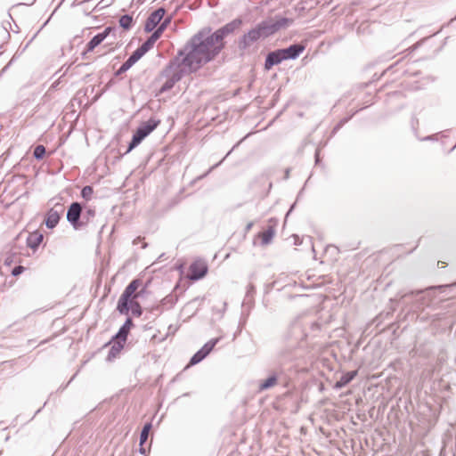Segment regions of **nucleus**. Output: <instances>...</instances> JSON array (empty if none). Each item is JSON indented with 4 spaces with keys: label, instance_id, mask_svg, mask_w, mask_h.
I'll return each instance as SVG.
<instances>
[{
    "label": "nucleus",
    "instance_id": "obj_22",
    "mask_svg": "<svg viewBox=\"0 0 456 456\" xmlns=\"http://www.w3.org/2000/svg\"><path fill=\"white\" fill-rule=\"evenodd\" d=\"M126 342H123L118 339H115L112 346L110 348L109 354L107 355L108 361H112L117 357V355L120 353V351L124 348V345Z\"/></svg>",
    "mask_w": 456,
    "mask_h": 456
},
{
    "label": "nucleus",
    "instance_id": "obj_26",
    "mask_svg": "<svg viewBox=\"0 0 456 456\" xmlns=\"http://www.w3.org/2000/svg\"><path fill=\"white\" fill-rule=\"evenodd\" d=\"M118 22H119V26L121 28H123L126 30H128L132 28L134 20L131 15L124 14V15L120 16Z\"/></svg>",
    "mask_w": 456,
    "mask_h": 456
},
{
    "label": "nucleus",
    "instance_id": "obj_36",
    "mask_svg": "<svg viewBox=\"0 0 456 456\" xmlns=\"http://www.w3.org/2000/svg\"><path fill=\"white\" fill-rule=\"evenodd\" d=\"M25 268L22 265H16L11 272L12 276H18L24 272Z\"/></svg>",
    "mask_w": 456,
    "mask_h": 456
},
{
    "label": "nucleus",
    "instance_id": "obj_8",
    "mask_svg": "<svg viewBox=\"0 0 456 456\" xmlns=\"http://www.w3.org/2000/svg\"><path fill=\"white\" fill-rule=\"evenodd\" d=\"M83 206L81 203L72 202L67 210L66 218L74 230H79L86 226L84 220H81Z\"/></svg>",
    "mask_w": 456,
    "mask_h": 456
},
{
    "label": "nucleus",
    "instance_id": "obj_24",
    "mask_svg": "<svg viewBox=\"0 0 456 456\" xmlns=\"http://www.w3.org/2000/svg\"><path fill=\"white\" fill-rule=\"evenodd\" d=\"M274 234L275 230L273 226H269L265 231L259 233V237L261 238V244L265 246L271 243Z\"/></svg>",
    "mask_w": 456,
    "mask_h": 456
},
{
    "label": "nucleus",
    "instance_id": "obj_2",
    "mask_svg": "<svg viewBox=\"0 0 456 456\" xmlns=\"http://www.w3.org/2000/svg\"><path fill=\"white\" fill-rule=\"evenodd\" d=\"M292 23V19L281 16H275L274 19L262 20L239 38L238 48L243 53L254 43L271 37L280 29L287 28Z\"/></svg>",
    "mask_w": 456,
    "mask_h": 456
},
{
    "label": "nucleus",
    "instance_id": "obj_47",
    "mask_svg": "<svg viewBox=\"0 0 456 456\" xmlns=\"http://www.w3.org/2000/svg\"><path fill=\"white\" fill-rule=\"evenodd\" d=\"M289 171H290L289 168L286 169V171H285V179H288L289 177Z\"/></svg>",
    "mask_w": 456,
    "mask_h": 456
},
{
    "label": "nucleus",
    "instance_id": "obj_52",
    "mask_svg": "<svg viewBox=\"0 0 456 456\" xmlns=\"http://www.w3.org/2000/svg\"><path fill=\"white\" fill-rule=\"evenodd\" d=\"M454 285L456 286V283Z\"/></svg>",
    "mask_w": 456,
    "mask_h": 456
},
{
    "label": "nucleus",
    "instance_id": "obj_48",
    "mask_svg": "<svg viewBox=\"0 0 456 456\" xmlns=\"http://www.w3.org/2000/svg\"><path fill=\"white\" fill-rule=\"evenodd\" d=\"M435 135H428L425 137L423 140H433Z\"/></svg>",
    "mask_w": 456,
    "mask_h": 456
},
{
    "label": "nucleus",
    "instance_id": "obj_3",
    "mask_svg": "<svg viewBox=\"0 0 456 456\" xmlns=\"http://www.w3.org/2000/svg\"><path fill=\"white\" fill-rule=\"evenodd\" d=\"M440 288H443V286H440L439 289ZM436 289H438V287H429L425 289L411 290L407 293L403 294L400 297V300L408 297L414 299L412 309L415 312H419L417 318L420 322L430 320L431 322H435L436 321L441 320L443 318V314H435L430 316H428L424 314V310L428 307L432 306L433 301L436 297Z\"/></svg>",
    "mask_w": 456,
    "mask_h": 456
},
{
    "label": "nucleus",
    "instance_id": "obj_49",
    "mask_svg": "<svg viewBox=\"0 0 456 456\" xmlns=\"http://www.w3.org/2000/svg\"><path fill=\"white\" fill-rule=\"evenodd\" d=\"M57 86H58V83H57V82H55V83H53V84L52 85V87H53V88H55V87H57Z\"/></svg>",
    "mask_w": 456,
    "mask_h": 456
},
{
    "label": "nucleus",
    "instance_id": "obj_11",
    "mask_svg": "<svg viewBox=\"0 0 456 456\" xmlns=\"http://www.w3.org/2000/svg\"><path fill=\"white\" fill-rule=\"evenodd\" d=\"M116 28L107 27L101 33L96 34L93 38L86 44V52H92L95 47L101 45L111 33H113L114 38H116Z\"/></svg>",
    "mask_w": 456,
    "mask_h": 456
},
{
    "label": "nucleus",
    "instance_id": "obj_28",
    "mask_svg": "<svg viewBox=\"0 0 456 456\" xmlns=\"http://www.w3.org/2000/svg\"><path fill=\"white\" fill-rule=\"evenodd\" d=\"M151 428V422H147L144 424L140 433V444H144L147 442Z\"/></svg>",
    "mask_w": 456,
    "mask_h": 456
},
{
    "label": "nucleus",
    "instance_id": "obj_7",
    "mask_svg": "<svg viewBox=\"0 0 456 456\" xmlns=\"http://www.w3.org/2000/svg\"><path fill=\"white\" fill-rule=\"evenodd\" d=\"M140 285L141 281L139 279H134L126 287L117 305V310L120 314H128L130 311V299L133 296L134 297Z\"/></svg>",
    "mask_w": 456,
    "mask_h": 456
},
{
    "label": "nucleus",
    "instance_id": "obj_6",
    "mask_svg": "<svg viewBox=\"0 0 456 456\" xmlns=\"http://www.w3.org/2000/svg\"><path fill=\"white\" fill-rule=\"evenodd\" d=\"M297 338L291 345L281 348L273 358V366L280 373H285V367L287 364L296 360L295 348L297 345Z\"/></svg>",
    "mask_w": 456,
    "mask_h": 456
},
{
    "label": "nucleus",
    "instance_id": "obj_21",
    "mask_svg": "<svg viewBox=\"0 0 456 456\" xmlns=\"http://www.w3.org/2000/svg\"><path fill=\"white\" fill-rule=\"evenodd\" d=\"M176 301L177 299L173 295H167L160 301L159 305L151 308V312L156 311L158 313H161L165 306L168 305L169 307H172L176 303Z\"/></svg>",
    "mask_w": 456,
    "mask_h": 456
},
{
    "label": "nucleus",
    "instance_id": "obj_20",
    "mask_svg": "<svg viewBox=\"0 0 456 456\" xmlns=\"http://www.w3.org/2000/svg\"><path fill=\"white\" fill-rule=\"evenodd\" d=\"M357 375V370H351L344 373L340 379L334 384L333 388L339 390L348 385Z\"/></svg>",
    "mask_w": 456,
    "mask_h": 456
},
{
    "label": "nucleus",
    "instance_id": "obj_39",
    "mask_svg": "<svg viewBox=\"0 0 456 456\" xmlns=\"http://www.w3.org/2000/svg\"><path fill=\"white\" fill-rule=\"evenodd\" d=\"M291 331H292L293 334H295L297 332L301 333L302 332V329H301V327L299 325L295 324V325L292 326Z\"/></svg>",
    "mask_w": 456,
    "mask_h": 456
},
{
    "label": "nucleus",
    "instance_id": "obj_27",
    "mask_svg": "<svg viewBox=\"0 0 456 456\" xmlns=\"http://www.w3.org/2000/svg\"><path fill=\"white\" fill-rule=\"evenodd\" d=\"M220 339L221 338H212L200 348V350L203 352L206 357L211 353V351L214 349L216 345L220 341Z\"/></svg>",
    "mask_w": 456,
    "mask_h": 456
},
{
    "label": "nucleus",
    "instance_id": "obj_4",
    "mask_svg": "<svg viewBox=\"0 0 456 456\" xmlns=\"http://www.w3.org/2000/svg\"><path fill=\"white\" fill-rule=\"evenodd\" d=\"M184 65H177L175 63V57L169 61L168 65L162 71V76L167 79L161 86L159 92L165 93L171 90L174 86L179 82L185 74L195 73L194 71H189Z\"/></svg>",
    "mask_w": 456,
    "mask_h": 456
},
{
    "label": "nucleus",
    "instance_id": "obj_14",
    "mask_svg": "<svg viewBox=\"0 0 456 456\" xmlns=\"http://www.w3.org/2000/svg\"><path fill=\"white\" fill-rule=\"evenodd\" d=\"M305 46L302 44H293L287 48H280L281 54L284 61L296 60L305 51Z\"/></svg>",
    "mask_w": 456,
    "mask_h": 456
},
{
    "label": "nucleus",
    "instance_id": "obj_16",
    "mask_svg": "<svg viewBox=\"0 0 456 456\" xmlns=\"http://www.w3.org/2000/svg\"><path fill=\"white\" fill-rule=\"evenodd\" d=\"M284 61L279 49L269 52L265 60V69L270 70L273 66L280 64Z\"/></svg>",
    "mask_w": 456,
    "mask_h": 456
},
{
    "label": "nucleus",
    "instance_id": "obj_17",
    "mask_svg": "<svg viewBox=\"0 0 456 456\" xmlns=\"http://www.w3.org/2000/svg\"><path fill=\"white\" fill-rule=\"evenodd\" d=\"M282 374L283 373H280L278 370L274 368V370L271 371L269 377L259 383L258 391H265L274 387L278 382V376Z\"/></svg>",
    "mask_w": 456,
    "mask_h": 456
},
{
    "label": "nucleus",
    "instance_id": "obj_1",
    "mask_svg": "<svg viewBox=\"0 0 456 456\" xmlns=\"http://www.w3.org/2000/svg\"><path fill=\"white\" fill-rule=\"evenodd\" d=\"M241 25L242 20L236 18L216 30L209 26L203 27L178 50L175 63L197 72L220 54L225 48V38L240 29Z\"/></svg>",
    "mask_w": 456,
    "mask_h": 456
},
{
    "label": "nucleus",
    "instance_id": "obj_15",
    "mask_svg": "<svg viewBox=\"0 0 456 456\" xmlns=\"http://www.w3.org/2000/svg\"><path fill=\"white\" fill-rule=\"evenodd\" d=\"M63 211L62 205H60V209H56L54 208H50L46 214L45 218V224L48 229H53L57 226L60 222L61 215Z\"/></svg>",
    "mask_w": 456,
    "mask_h": 456
},
{
    "label": "nucleus",
    "instance_id": "obj_31",
    "mask_svg": "<svg viewBox=\"0 0 456 456\" xmlns=\"http://www.w3.org/2000/svg\"><path fill=\"white\" fill-rule=\"evenodd\" d=\"M206 358V355L203 354V352L200 349L198 350L190 359L189 364L190 365H195L200 363L201 361H203Z\"/></svg>",
    "mask_w": 456,
    "mask_h": 456
},
{
    "label": "nucleus",
    "instance_id": "obj_46",
    "mask_svg": "<svg viewBox=\"0 0 456 456\" xmlns=\"http://www.w3.org/2000/svg\"><path fill=\"white\" fill-rule=\"evenodd\" d=\"M419 124V120L416 118H412L411 119V126L414 127L415 125Z\"/></svg>",
    "mask_w": 456,
    "mask_h": 456
},
{
    "label": "nucleus",
    "instance_id": "obj_42",
    "mask_svg": "<svg viewBox=\"0 0 456 456\" xmlns=\"http://www.w3.org/2000/svg\"><path fill=\"white\" fill-rule=\"evenodd\" d=\"M314 159H315V164H318L320 161V151L319 150L315 151Z\"/></svg>",
    "mask_w": 456,
    "mask_h": 456
},
{
    "label": "nucleus",
    "instance_id": "obj_5",
    "mask_svg": "<svg viewBox=\"0 0 456 456\" xmlns=\"http://www.w3.org/2000/svg\"><path fill=\"white\" fill-rule=\"evenodd\" d=\"M159 123L160 120L155 118H151L147 121L142 122L134 132L126 153L130 152L136 146H138L145 137H147L152 131L157 128Z\"/></svg>",
    "mask_w": 456,
    "mask_h": 456
},
{
    "label": "nucleus",
    "instance_id": "obj_13",
    "mask_svg": "<svg viewBox=\"0 0 456 456\" xmlns=\"http://www.w3.org/2000/svg\"><path fill=\"white\" fill-rule=\"evenodd\" d=\"M208 267L203 262H194L189 267L188 277L191 281H199L206 276Z\"/></svg>",
    "mask_w": 456,
    "mask_h": 456
},
{
    "label": "nucleus",
    "instance_id": "obj_32",
    "mask_svg": "<svg viewBox=\"0 0 456 456\" xmlns=\"http://www.w3.org/2000/svg\"><path fill=\"white\" fill-rule=\"evenodd\" d=\"M255 292H256L255 286L253 284H248L247 287V292H246V296H245L244 302H243L244 305L251 303V300L253 298Z\"/></svg>",
    "mask_w": 456,
    "mask_h": 456
},
{
    "label": "nucleus",
    "instance_id": "obj_44",
    "mask_svg": "<svg viewBox=\"0 0 456 456\" xmlns=\"http://www.w3.org/2000/svg\"><path fill=\"white\" fill-rule=\"evenodd\" d=\"M140 448H139V452L141 454H145L146 453V449L143 447V444H140Z\"/></svg>",
    "mask_w": 456,
    "mask_h": 456
},
{
    "label": "nucleus",
    "instance_id": "obj_25",
    "mask_svg": "<svg viewBox=\"0 0 456 456\" xmlns=\"http://www.w3.org/2000/svg\"><path fill=\"white\" fill-rule=\"evenodd\" d=\"M250 135V133L248 134L247 135H245L240 141H239L228 152L227 154L223 158V159H221L218 163H216V165L212 166L204 175H200L199 177V179H201L205 176H207L212 170H214L216 167H217L219 165L222 164V162L232 153V151L237 148L240 143L244 141L246 138H248V136Z\"/></svg>",
    "mask_w": 456,
    "mask_h": 456
},
{
    "label": "nucleus",
    "instance_id": "obj_29",
    "mask_svg": "<svg viewBox=\"0 0 456 456\" xmlns=\"http://www.w3.org/2000/svg\"><path fill=\"white\" fill-rule=\"evenodd\" d=\"M130 310L132 314L136 317H140L142 314V309L137 301H132L130 299Z\"/></svg>",
    "mask_w": 456,
    "mask_h": 456
},
{
    "label": "nucleus",
    "instance_id": "obj_33",
    "mask_svg": "<svg viewBox=\"0 0 456 456\" xmlns=\"http://www.w3.org/2000/svg\"><path fill=\"white\" fill-rule=\"evenodd\" d=\"M94 193V189L90 185H86L81 190V197L86 200H90Z\"/></svg>",
    "mask_w": 456,
    "mask_h": 456
},
{
    "label": "nucleus",
    "instance_id": "obj_51",
    "mask_svg": "<svg viewBox=\"0 0 456 456\" xmlns=\"http://www.w3.org/2000/svg\"><path fill=\"white\" fill-rule=\"evenodd\" d=\"M2 453H3V451H2V450H0V455H2Z\"/></svg>",
    "mask_w": 456,
    "mask_h": 456
},
{
    "label": "nucleus",
    "instance_id": "obj_41",
    "mask_svg": "<svg viewBox=\"0 0 456 456\" xmlns=\"http://www.w3.org/2000/svg\"><path fill=\"white\" fill-rule=\"evenodd\" d=\"M145 291H146V287L142 288L138 292H136V294L134 295V297L137 298V297H142L143 294L145 293Z\"/></svg>",
    "mask_w": 456,
    "mask_h": 456
},
{
    "label": "nucleus",
    "instance_id": "obj_30",
    "mask_svg": "<svg viewBox=\"0 0 456 456\" xmlns=\"http://www.w3.org/2000/svg\"><path fill=\"white\" fill-rule=\"evenodd\" d=\"M46 150L45 147L42 144L37 145L33 151V157L37 160H41L45 155Z\"/></svg>",
    "mask_w": 456,
    "mask_h": 456
},
{
    "label": "nucleus",
    "instance_id": "obj_34",
    "mask_svg": "<svg viewBox=\"0 0 456 456\" xmlns=\"http://www.w3.org/2000/svg\"><path fill=\"white\" fill-rule=\"evenodd\" d=\"M95 216V209L93 208H87L85 214L83 215L82 220L85 221L86 225Z\"/></svg>",
    "mask_w": 456,
    "mask_h": 456
},
{
    "label": "nucleus",
    "instance_id": "obj_12",
    "mask_svg": "<svg viewBox=\"0 0 456 456\" xmlns=\"http://www.w3.org/2000/svg\"><path fill=\"white\" fill-rule=\"evenodd\" d=\"M165 13H166V10L163 7H159V8L156 9L155 11H153L146 20V22L144 25L145 32L149 33V32H151L152 30H154V28H156L157 26L160 23Z\"/></svg>",
    "mask_w": 456,
    "mask_h": 456
},
{
    "label": "nucleus",
    "instance_id": "obj_19",
    "mask_svg": "<svg viewBox=\"0 0 456 456\" xmlns=\"http://www.w3.org/2000/svg\"><path fill=\"white\" fill-rule=\"evenodd\" d=\"M44 234L38 231H35L28 235L26 243L28 248L36 251L40 244L43 242Z\"/></svg>",
    "mask_w": 456,
    "mask_h": 456
},
{
    "label": "nucleus",
    "instance_id": "obj_40",
    "mask_svg": "<svg viewBox=\"0 0 456 456\" xmlns=\"http://www.w3.org/2000/svg\"><path fill=\"white\" fill-rule=\"evenodd\" d=\"M12 60H11L0 71V77L10 68L12 65Z\"/></svg>",
    "mask_w": 456,
    "mask_h": 456
},
{
    "label": "nucleus",
    "instance_id": "obj_9",
    "mask_svg": "<svg viewBox=\"0 0 456 456\" xmlns=\"http://www.w3.org/2000/svg\"><path fill=\"white\" fill-rule=\"evenodd\" d=\"M172 17H167L160 23V25L152 30V34L140 45L143 50L149 52L156 43V41L161 37L166 28L171 22Z\"/></svg>",
    "mask_w": 456,
    "mask_h": 456
},
{
    "label": "nucleus",
    "instance_id": "obj_35",
    "mask_svg": "<svg viewBox=\"0 0 456 456\" xmlns=\"http://www.w3.org/2000/svg\"><path fill=\"white\" fill-rule=\"evenodd\" d=\"M350 118H342L333 128L332 134H335L346 123L348 122Z\"/></svg>",
    "mask_w": 456,
    "mask_h": 456
},
{
    "label": "nucleus",
    "instance_id": "obj_10",
    "mask_svg": "<svg viewBox=\"0 0 456 456\" xmlns=\"http://www.w3.org/2000/svg\"><path fill=\"white\" fill-rule=\"evenodd\" d=\"M147 52L139 46L134 50L127 60L122 63L119 69L115 72V76L118 77L121 74L126 72L135 62H137Z\"/></svg>",
    "mask_w": 456,
    "mask_h": 456
},
{
    "label": "nucleus",
    "instance_id": "obj_23",
    "mask_svg": "<svg viewBox=\"0 0 456 456\" xmlns=\"http://www.w3.org/2000/svg\"><path fill=\"white\" fill-rule=\"evenodd\" d=\"M18 251L15 248H12L8 252L4 255L3 261L4 265L6 266H10L12 264L16 263L19 259Z\"/></svg>",
    "mask_w": 456,
    "mask_h": 456
},
{
    "label": "nucleus",
    "instance_id": "obj_45",
    "mask_svg": "<svg viewBox=\"0 0 456 456\" xmlns=\"http://www.w3.org/2000/svg\"><path fill=\"white\" fill-rule=\"evenodd\" d=\"M295 205H296V203H294V204L289 208V211H288V212H287V214H286V216H285L286 218H287V217L290 215V213L293 211V209H294V208H295Z\"/></svg>",
    "mask_w": 456,
    "mask_h": 456
},
{
    "label": "nucleus",
    "instance_id": "obj_50",
    "mask_svg": "<svg viewBox=\"0 0 456 456\" xmlns=\"http://www.w3.org/2000/svg\"><path fill=\"white\" fill-rule=\"evenodd\" d=\"M456 149V144L451 149L450 152Z\"/></svg>",
    "mask_w": 456,
    "mask_h": 456
},
{
    "label": "nucleus",
    "instance_id": "obj_38",
    "mask_svg": "<svg viewBox=\"0 0 456 456\" xmlns=\"http://www.w3.org/2000/svg\"><path fill=\"white\" fill-rule=\"evenodd\" d=\"M115 0H101L97 6L101 5V8H104L113 4Z\"/></svg>",
    "mask_w": 456,
    "mask_h": 456
},
{
    "label": "nucleus",
    "instance_id": "obj_43",
    "mask_svg": "<svg viewBox=\"0 0 456 456\" xmlns=\"http://www.w3.org/2000/svg\"><path fill=\"white\" fill-rule=\"evenodd\" d=\"M253 224H253V222H249V223L246 225V227H245V232H249V231L251 230V228H252Z\"/></svg>",
    "mask_w": 456,
    "mask_h": 456
},
{
    "label": "nucleus",
    "instance_id": "obj_18",
    "mask_svg": "<svg viewBox=\"0 0 456 456\" xmlns=\"http://www.w3.org/2000/svg\"><path fill=\"white\" fill-rule=\"evenodd\" d=\"M134 326L132 318L127 317L123 325L119 328L118 331L113 337V339H118L126 342L131 328Z\"/></svg>",
    "mask_w": 456,
    "mask_h": 456
},
{
    "label": "nucleus",
    "instance_id": "obj_37",
    "mask_svg": "<svg viewBox=\"0 0 456 456\" xmlns=\"http://www.w3.org/2000/svg\"><path fill=\"white\" fill-rule=\"evenodd\" d=\"M6 276L0 272V291H4L6 287Z\"/></svg>",
    "mask_w": 456,
    "mask_h": 456
}]
</instances>
